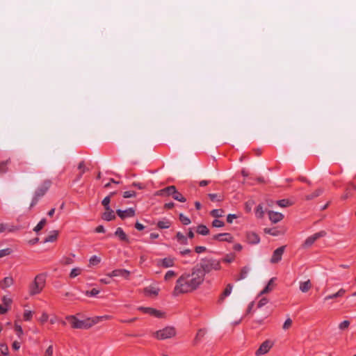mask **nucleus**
I'll use <instances>...</instances> for the list:
<instances>
[{"label": "nucleus", "mask_w": 356, "mask_h": 356, "mask_svg": "<svg viewBox=\"0 0 356 356\" xmlns=\"http://www.w3.org/2000/svg\"><path fill=\"white\" fill-rule=\"evenodd\" d=\"M204 281V273L200 268L195 267L191 273H184L177 280L174 289L175 296L196 289Z\"/></svg>", "instance_id": "nucleus-1"}, {"label": "nucleus", "mask_w": 356, "mask_h": 356, "mask_svg": "<svg viewBox=\"0 0 356 356\" xmlns=\"http://www.w3.org/2000/svg\"><path fill=\"white\" fill-rule=\"evenodd\" d=\"M197 268H200L204 273V275L206 273H210L211 270H218L221 268L220 261H218L214 259H202L200 264V267Z\"/></svg>", "instance_id": "nucleus-2"}, {"label": "nucleus", "mask_w": 356, "mask_h": 356, "mask_svg": "<svg viewBox=\"0 0 356 356\" xmlns=\"http://www.w3.org/2000/svg\"><path fill=\"white\" fill-rule=\"evenodd\" d=\"M45 275L40 274L37 275L33 282L30 285L29 293L30 295L34 296L40 293L45 285Z\"/></svg>", "instance_id": "nucleus-3"}, {"label": "nucleus", "mask_w": 356, "mask_h": 356, "mask_svg": "<svg viewBox=\"0 0 356 356\" xmlns=\"http://www.w3.org/2000/svg\"><path fill=\"white\" fill-rule=\"evenodd\" d=\"M177 334L175 327L172 326H167L161 330H157L154 333V336L158 340H165L173 338Z\"/></svg>", "instance_id": "nucleus-4"}, {"label": "nucleus", "mask_w": 356, "mask_h": 356, "mask_svg": "<svg viewBox=\"0 0 356 356\" xmlns=\"http://www.w3.org/2000/svg\"><path fill=\"white\" fill-rule=\"evenodd\" d=\"M51 185V181L50 180H45L42 184L37 188L35 192V196L31 202V207H33L37 204L38 199L46 193Z\"/></svg>", "instance_id": "nucleus-5"}, {"label": "nucleus", "mask_w": 356, "mask_h": 356, "mask_svg": "<svg viewBox=\"0 0 356 356\" xmlns=\"http://www.w3.org/2000/svg\"><path fill=\"white\" fill-rule=\"evenodd\" d=\"M66 319L70 323L72 327L74 329L90 328V324L88 323L87 319L81 321L73 315L67 316Z\"/></svg>", "instance_id": "nucleus-6"}, {"label": "nucleus", "mask_w": 356, "mask_h": 356, "mask_svg": "<svg viewBox=\"0 0 356 356\" xmlns=\"http://www.w3.org/2000/svg\"><path fill=\"white\" fill-rule=\"evenodd\" d=\"M326 234L327 233L325 231H321L319 232L314 234L312 236H309L305 240L304 244L302 245L303 248H307L312 246L316 240H318L320 238L325 236Z\"/></svg>", "instance_id": "nucleus-7"}, {"label": "nucleus", "mask_w": 356, "mask_h": 356, "mask_svg": "<svg viewBox=\"0 0 356 356\" xmlns=\"http://www.w3.org/2000/svg\"><path fill=\"white\" fill-rule=\"evenodd\" d=\"M138 310L145 313L149 314L152 316H154L156 318H163L165 317V313L160 310H157L156 309L152 308V307H139Z\"/></svg>", "instance_id": "nucleus-8"}, {"label": "nucleus", "mask_w": 356, "mask_h": 356, "mask_svg": "<svg viewBox=\"0 0 356 356\" xmlns=\"http://www.w3.org/2000/svg\"><path fill=\"white\" fill-rule=\"evenodd\" d=\"M273 342L266 340L264 342L261 343L259 349L256 351L255 355L256 356H261V355H264L267 353L270 349L273 347Z\"/></svg>", "instance_id": "nucleus-9"}, {"label": "nucleus", "mask_w": 356, "mask_h": 356, "mask_svg": "<svg viewBox=\"0 0 356 356\" xmlns=\"http://www.w3.org/2000/svg\"><path fill=\"white\" fill-rule=\"evenodd\" d=\"M157 265L163 268H170L175 265V259L172 257H166L157 260Z\"/></svg>", "instance_id": "nucleus-10"}, {"label": "nucleus", "mask_w": 356, "mask_h": 356, "mask_svg": "<svg viewBox=\"0 0 356 356\" xmlns=\"http://www.w3.org/2000/svg\"><path fill=\"white\" fill-rule=\"evenodd\" d=\"M284 249L285 246H281L274 251L270 259L271 263H277L281 260L282 256L284 252Z\"/></svg>", "instance_id": "nucleus-11"}, {"label": "nucleus", "mask_w": 356, "mask_h": 356, "mask_svg": "<svg viewBox=\"0 0 356 356\" xmlns=\"http://www.w3.org/2000/svg\"><path fill=\"white\" fill-rule=\"evenodd\" d=\"M116 213L122 219H124L126 218H131L135 215V211L132 208H129L126 210L118 209L116 211Z\"/></svg>", "instance_id": "nucleus-12"}, {"label": "nucleus", "mask_w": 356, "mask_h": 356, "mask_svg": "<svg viewBox=\"0 0 356 356\" xmlns=\"http://www.w3.org/2000/svg\"><path fill=\"white\" fill-rule=\"evenodd\" d=\"M129 275H130V272L129 270H127L125 269H118V270H113L111 273H108L107 275L109 277L122 276L127 279L129 277Z\"/></svg>", "instance_id": "nucleus-13"}, {"label": "nucleus", "mask_w": 356, "mask_h": 356, "mask_svg": "<svg viewBox=\"0 0 356 356\" xmlns=\"http://www.w3.org/2000/svg\"><path fill=\"white\" fill-rule=\"evenodd\" d=\"M176 188L175 186H170L156 192L157 195H172L175 193Z\"/></svg>", "instance_id": "nucleus-14"}, {"label": "nucleus", "mask_w": 356, "mask_h": 356, "mask_svg": "<svg viewBox=\"0 0 356 356\" xmlns=\"http://www.w3.org/2000/svg\"><path fill=\"white\" fill-rule=\"evenodd\" d=\"M269 219L273 222L277 223L282 220L284 216L281 213L268 211Z\"/></svg>", "instance_id": "nucleus-15"}, {"label": "nucleus", "mask_w": 356, "mask_h": 356, "mask_svg": "<svg viewBox=\"0 0 356 356\" xmlns=\"http://www.w3.org/2000/svg\"><path fill=\"white\" fill-rule=\"evenodd\" d=\"M356 191V185L353 182H349L346 187V193L342 196V198L346 200L352 195V191Z\"/></svg>", "instance_id": "nucleus-16"}, {"label": "nucleus", "mask_w": 356, "mask_h": 356, "mask_svg": "<svg viewBox=\"0 0 356 356\" xmlns=\"http://www.w3.org/2000/svg\"><path fill=\"white\" fill-rule=\"evenodd\" d=\"M213 238L220 241H232L233 238L231 234L229 233L216 234L213 236Z\"/></svg>", "instance_id": "nucleus-17"}, {"label": "nucleus", "mask_w": 356, "mask_h": 356, "mask_svg": "<svg viewBox=\"0 0 356 356\" xmlns=\"http://www.w3.org/2000/svg\"><path fill=\"white\" fill-rule=\"evenodd\" d=\"M247 240L251 244H257L260 241L259 236L254 232H248Z\"/></svg>", "instance_id": "nucleus-18"}, {"label": "nucleus", "mask_w": 356, "mask_h": 356, "mask_svg": "<svg viewBox=\"0 0 356 356\" xmlns=\"http://www.w3.org/2000/svg\"><path fill=\"white\" fill-rule=\"evenodd\" d=\"M102 218L105 220L110 221L115 218V215L110 207H107V209H105V212L103 213Z\"/></svg>", "instance_id": "nucleus-19"}, {"label": "nucleus", "mask_w": 356, "mask_h": 356, "mask_svg": "<svg viewBox=\"0 0 356 356\" xmlns=\"http://www.w3.org/2000/svg\"><path fill=\"white\" fill-rule=\"evenodd\" d=\"M13 283H14V280L12 277H6L1 282L0 286L3 289H6L11 286L13 284Z\"/></svg>", "instance_id": "nucleus-20"}, {"label": "nucleus", "mask_w": 356, "mask_h": 356, "mask_svg": "<svg viewBox=\"0 0 356 356\" xmlns=\"http://www.w3.org/2000/svg\"><path fill=\"white\" fill-rule=\"evenodd\" d=\"M232 288L233 286L231 284H227V287L221 294L219 301L222 302L225 297L229 296L232 293Z\"/></svg>", "instance_id": "nucleus-21"}, {"label": "nucleus", "mask_w": 356, "mask_h": 356, "mask_svg": "<svg viewBox=\"0 0 356 356\" xmlns=\"http://www.w3.org/2000/svg\"><path fill=\"white\" fill-rule=\"evenodd\" d=\"M312 287V284L309 280L300 282V290L303 292H307Z\"/></svg>", "instance_id": "nucleus-22"}, {"label": "nucleus", "mask_w": 356, "mask_h": 356, "mask_svg": "<svg viewBox=\"0 0 356 356\" xmlns=\"http://www.w3.org/2000/svg\"><path fill=\"white\" fill-rule=\"evenodd\" d=\"M115 235L120 238L122 241H128V237L124 233V232L122 230V228L118 227L117 228Z\"/></svg>", "instance_id": "nucleus-23"}, {"label": "nucleus", "mask_w": 356, "mask_h": 356, "mask_svg": "<svg viewBox=\"0 0 356 356\" xmlns=\"http://www.w3.org/2000/svg\"><path fill=\"white\" fill-rule=\"evenodd\" d=\"M58 236L57 231H52L44 239V243L54 242L56 240Z\"/></svg>", "instance_id": "nucleus-24"}, {"label": "nucleus", "mask_w": 356, "mask_h": 356, "mask_svg": "<svg viewBox=\"0 0 356 356\" xmlns=\"http://www.w3.org/2000/svg\"><path fill=\"white\" fill-rule=\"evenodd\" d=\"M78 169L80 170V174L78 175V177H77V178H76V181H79V180L81 179V177L82 175H83L85 172H86V171H88V169L86 167L85 163H84V162H83V161H81V162H80V163H79V165H78Z\"/></svg>", "instance_id": "nucleus-25"}, {"label": "nucleus", "mask_w": 356, "mask_h": 356, "mask_svg": "<svg viewBox=\"0 0 356 356\" xmlns=\"http://www.w3.org/2000/svg\"><path fill=\"white\" fill-rule=\"evenodd\" d=\"M170 222L168 220L164 219L157 222V226L160 229H167L170 226Z\"/></svg>", "instance_id": "nucleus-26"}, {"label": "nucleus", "mask_w": 356, "mask_h": 356, "mask_svg": "<svg viewBox=\"0 0 356 356\" xmlns=\"http://www.w3.org/2000/svg\"><path fill=\"white\" fill-rule=\"evenodd\" d=\"M205 333H206V331L203 329H200L197 331V333L195 340H194L195 344H197L200 341L201 339L204 336Z\"/></svg>", "instance_id": "nucleus-27"}, {"label": "nucleus", "mask_w": 356, "mask_h": 356, "mask_svg": "<svg viewBox=\"0 0 356 356\" xmlns=\"http://www.w3.org/2000/svg\"><path fill=\"white\" fill-rule=\"evenodd\" d=\"M115 194V192H112L110 193L109 195L106 196V197L104 198V200H102V205L104 207V209H107V207H109V203L111 202V197L112 195H114Z\"/></svg>", "instance_id": "nucleus-28"}, {"label": "nucleus", "mask_w": 356, "mask_h": 356, "mask_svg": "<svg viewBox=\"0 0 356 356\" xmlns=\"http://www.w3.org/2000/svg\"><path fill=\"white\" fill-rule=\"evenodd\" d=\"M197 232L202 235H207L209 234V229L203 225H199L197 228Z\"/></svg>", "instance_id": "nucleus-29"}, {"label": "nucleus", "mask_w": 356, "mask_h": 356, "mask_svg": "<svg viewBox=\"0 0 356 356\" xmlns=\"http://www.w3.org/2000/svg\"><path fill=\"white\" fill-rule=\"evenodd\" d=\"M176 237L179 243L187 244V243H188L187 238L181 232H177Z\"/></svg>", "instance_id": "nucleus-30"}, {"label": "nucleus", "mask_w": 356, "mask_h": 356, "mask_svg": "<svg viewBox=\"0 0 356 356\" xmlns=\"http://www.w3.org/2000/svg\"><path fill=\"white\" fill-rule=\"evenodd\" d=\"M102 321V316H96L93 318H87L88 323L90 324V327Z\"/></svg>", "instance_id": "nucleus-31"}, {"label": "nucleus", "mask_w": 356, "mask_h": 356, "mask_svg": "<svg viewBox=\"0 0 356 356\" xmlns=\"http://www.w3.org/2000/svg\"><path fill=\"white\" fill-rule=\"evenodd\" d=\"M225 213L222 209H213L211 211V215L215 218L222 217Z\"/></svg>", "instance_id": "nucleus-32"}, {"label": "nucleus", "mask_w": 356, "mask_h": 356, "mask_svg": "<svg viewBox=\"0 0 356 356\" xmlns=\"http://www.w3.org/2000/svg\"><path fill=\"white\" fill-rule=\"evenodd\" d=\"M209 197L212 202H220L222 200V196L220 194L210 193Z\"/></svg>", "instance_id": "nucleus-33"}, {"label": "nucleus", "mask_w": 356, "mask_h": 356, "mask_svg": "<svg viewBox=\"0 0 356 356\" xmlns=\"http://www.w3.org/2000/svg\"><path fill=\"white\" fill-rule=\"evenodd\" d=\"M172 197H173L175 200H177V201H179V202H186V198H185V197H184L182 196V195H181L179 192H178V191H177V189L175 190V193L172 195Z\"/></svg>", "instance_id": "nucleus-34"}, {"label": "nucleus", "mask_w": 356, "mask_h": 356, "mask_svg": "<svg viewBox=\"0 0 356 356\" xmlns=\"http://www.w3.org/2000/svg\"><path fill=\"white\" fill-rule=\"evenodd\" d=\"M248 271H249L248 268H247V267L243 268L241 269L239 277L236 278V280L239 281V280L245 279L247 277Z\"/></svg>", "instance_id": "nucleus-35"}, {"label": "nucleus", "mask_w": 356, "mask_h": 356, "mask_svg": "<svg viewBox=\"0 0 356 356\" xmlns=\"http://www.w3.org/2000/svg\"><path fill=\"white\" fill-rule=\"evenodd\" d=\"M323 193V189L322 188H318L317 189L316 191H315L313 193H312L311 195H309L307 196V200H312L316 197H318L320 195H321Z\"/></svg>", "instance_id": "nucleus-36"}, {"label": "nucleus", "mask_w": 356, "mask_h": 356, "mask_svg": "<svg viewBox=\"0 0 356 356\" xmlns=\"http://www.w3.org/2000/svg\"><path fill=\"white\" fill-rule=\"evenodd\" d=\"M46 220L44 218V219H42L39 222L38 224L34 227L33 230L36 232H39L40 230H41L43 227L46 225Z\"/></svg>", "instance_id": "nucleus-37"}, {"label": "nucleus", "mask_w": 356, "mask_h": 356, "mask_svg": "<svg viewBox=\"0 0 356 356\" xmlns=\"http://www.w3.org/2000/svg\"><path fill=\"white\" fill-rule=\"evenodd\" d=\"M176 273L173 270H168L165 276H164V279L165 281H168L170 280H171L172 278L175 277L176 276Z\"/></svg>", "instance_id": "nucleus-38"}, {"label": "nucleus", "mask_w": 356, "mask_h": 356, "mask_svg": "<svg viewBox=\"0 0 356 356\" xmlns=\"http://www.w3.org/2000/svg\"><path fill=\"white\" fill-rule=\"evenodd\" d=\"M101 261V259L99 257H98L97 256H92L90 260H89V262H90V265L91 266H95V265H97L98 264L99 262Z\"/></svg>", "instance_id": "nucleus-39"}, {"label": "nucleus", "mask_w": 356, "mask_h": 356, "mask_svg": "<svg viewBox=\"0 0 356 356\" xmlns=\"http://www.w3.org/2000/svg\"><path fill=\"white\" fill-rule=\"evenodd\" d=\"M292 325V320L289 318H287L282 325V329L284 330H289Z\"/></svg>", "instance_id": "nucleus-40"}, {"label": "nucleus", "mask_w": 356, "mask_h": 356, "mask_svg": "<svg viewBox=\"0 0 356 356\" xmlns=\"http://www.w3.org/2000/svg\"><path fill=\"white\" fill-rule=\"evenodd\" d=\"M0 351L2 355H8V348L7 345L5 343H0Z\"/></svg>", "instance_id": "nucleus-41"}, {"label": "nucleus", "mask_w": 356, "mask_h": 356, "mask_svg": "<svg viewBox=\"0 0 356 356\" xmlns=\"http://www.w3.org/2000/svg\"><path fill=\"white\" fill-rule=\"evenodd\" d=\"M179 220L184 225H189L191 223V220L182 213L179 215Z\"/></svg>", "instance_id": "nucleus-42"}, {"label": "nucleus", "mask_w": 356, "mask_h": 356, "mask_svg": "<svg viewBox=\"0 0 356 356\" xmlns=\"http://www.w3.org/2000/svg\"><path fill=\"white\" fill-rule=\"evenodd\" d=\"M81 272V269L79 268H73L70 273V277L72 278H74L75 277H76L77 275H79Z\"/></svg>", "instance_id": "nucleus-43"}, {"label": "nucleus", "mask_w": 356, "mask_h": 356, "mask_svg": "<svg viewBox=\"0 0 356 356\" xmlns=\"http://www.w3.org/2000/svg\"><path fill=\"white\" fill-rule=\"evenodd\" d=\"M349 325H350L349 321H343L339 325V328L341 330H343L347 329Z\"/></svg>", "instance_id": "nucleus-44"}, {"label": "nucleus", "mask_w": 356, "mask_h": 356, "mask_svg": "<svg viewBox=\"0 0 356 356\" xmlns=\"http://www.w3.org/2000/svg\"><path fill=\"white\" fill-rule=\"evenodd\" d=\"M235 256L234 254H227L222 261L226 263H231L234 260Z\"/></svg>", "instance_id": "nucleus-45"}, {"label": "nucleus", "mask_w": 356, "mask_h": 356, "mask_svg": "<svg viewBox=\"0 0 356 356\" xmlns=\"http://www.w3.org/2000/svg\"><path fill=\"white\" fill-rule=\"evenodd\" d=\"M145 291L147 295H149V296H151V295L156 296L158 294L157 291L153 288H146L145 289Z\"/></svg>", "instance_id": "nucleus-46"}, {"label": "nucleus", "mask_w": 356, "mask_h": 356, "mask_svg": "<svg viewBox=\"0 0 356 356\" xmlns=\"http://www.w3.org/2000/svg\"><path fill=\"white\" fill-rule=\"evenodd\" d=\"M99 293V290H97L96 289H93L91 291H86V295L88 296H95L97 295Z\"/></svg>", "instance_id": "nucleus-47"}, {"label": "nucleus", "mask_w": 356, "mask_h": 356, "mask_svg": "<svg viewBox=\"0 0 356 356\" xmlns=\"http://www.w3.org/2000/svg\"><path fill=\"white\" fill-rule=\"evenodd\" d=\"M277 204L281 207H286L289 204V202L287 200H281L277 201Z\"/></svg>", "instance_id": "nucleus-48"}, {"label": "nucleus", "mask_w": 356, "mask_h": 356, "mask_svg": "<svg viewBox=\"0 0 356 356\" xmlns=\"http://www.w3.org/2000/svg\"><path fill=\"white\" fill-rule=\"evenodd\" d=\"M224 225V222L219 220H214L212 222V225L215 227H222Z\"/></svg>", "instance_id": "nucleus-49"}, {"label": "nucleus", "mask_w": 356, "mask_h": 356, "mask_svg": "<svg viewBox=\"0 0 356 356\" xmlns=\"http://www.w3.org/2000/svg\"><path fill=\"white\" fill-rule=\"evenodd\" d=\"M44 356H53V346L50 345L44 352Z\"/></svg>", "instance_id": "nucleus-50"}, {"label": "nucleus", "mask_w": 356, "mask_h": 356, "mask_svg": "<svg viewBox=\"0 0 356 356\" xmlns=\"http://www.w3.org/2000/svg\"><path fill=\"white\" fill-rule=\"evenodd\" d=\"M3 303L5 306L8 307L12 302V300L10 298L4 296L2 299Z\"/></svg>", "instance_id": "nucleus-51"}, {"label": "nucleus", "mask_w": 356, "mask_h": 356, "mask_svg": "<svg viewBox=\"0 0 356 356\" xmlns=\"http://www.w3.org/2000/svg\"><path fill=\"white\" fill-rule=\"evenodd\" d=\"M136 195V193L134 191H125L123 194V197L124 198H129L131 197H134Z\"/></svg>", "instance_id": "nucleus-52"}, {"label": "nucleus", "mask_w": 356, "mask_h": 356, "mask_svg": "<svg viewBox=\"0 0 356 356\" xmlns=\"http://www.w3.org/2000/svg\"><path fill=\"white\" fill-rule=\"evenodd\" d=\"M256 213H257V215H258L259 218H261L263 216L264 211H263V207L261 205L259 204L257 207Z\"/></svg>", "instance_id": "nucleus-53"}, {"label": "nucleus", "mask_w": 356, "mask_h": 356, "mask_svg": "<svg viewBox=\"0 0 356 356\" xmlns=\"http://www.w3.org/2000/svg\"><path fill=\"white\" fill-rule=\"evenodd\" d=\"M10 254V250L8 248L0 250V257H3Z\"/></svg>", "instance_id": "nucleus-54"}, {"label": "nucleus", "mask_w": 356, "mask_h": 356, "mask_svg": "<svg viewBox=\"0 0 356 356\" xmlns=\"http://www.w3.org/2000/svg\"><path fill=\"white\" fill-rule=\"evenodd\" d=\"M6 164L7 162L0 163V175L6 172Z\"/></svg>", "instance_id": "nucleus-55"}, {"label": "nucleus", "mask_w": 356, "mask_h": 356, "mask_svg": "<svg viewBox=\"0 0 356 356\" xmlns=\"http://www.w3.org/2000/svg\"><path fill=\"white\" fill-rule=\"evenodd\" d=\"M272 290L270 285L267 284V286L260 292V295L266 294L269 293Z\"/></svg>", "instance_id": "nucleus-56"}, {"label": "nucleus", "mask_w": 356, "mask_h": 356, "mask_svg": "<svg viewBox=\"0 0 356 356\" xmlns=\"http://www.w3.org/2000/svg\"><path fill=\"white\" fill-rule=\"evenodd\" d=\"M32 317V312L31 311H25L24 318L26 321H29Z\"/></svg>", "instance_id": "nucleus-57"}, {"label": "nucleus", "mask_w": 356, "mask_h": 356, "mask_svg": "<svg viewBox=\"0 0 356 356\" xmlns=\"http://www.w3.org/2000/svg\"><path fill=\"white\" fill-rule=\"evenodd\" d=\"M15 331L17 332V334L19 337H20L23 334V331L22 329V327L18 325H15Z\"/></svg>", "instance_id": "nucleus-58"}, {"label": "nucleus", "mask_w": 356, "mask_h": 356, "mask_svg": "<svg viewBox=\"0 0 356 356\" xmlns=\"http://www.w3.org/2000/svg\"><path fill=\"white\" fill-rule=\"evenodd\" d=\"M268 302V300L266 298H261L258 302V307H261L264 306Z\"/></svg>", "instance_id": "nucleus-59"}, {"label": "nucleus", "mask_w": 356, "mask_h": 356, "mask_svg": "<svg viewBox=\"0 0 356 356\" xmlns=\"http://www.w3.org/2000/svg\"><path fill=\"white\" fill-rule=\"evenodd\" d=\"M237 216L235 214H229L227 217V221L229 223H232L234 219H236Z\"/></svg>", "instance_id": "nucleus-60"}, {"label": "nucleus", "mask_w": 356, "mask_h": 356, "mask_svg": "<svg viewBox=\"0 0 356 356\" xmlns=\"http://www.w3.org/2000/svg\"><path fill=\"white\" fill-rule=\"evenodd\" d=\"M338 298L336 293H333V294H331V295H328L327 296H325L324 298V301H327L328 300H330V299H333V298Z\"/></svg>", "instance_id": "nucleus-61"}, {"label": "nucleus", "mask_w": 356, "mask_h": 356, "mask_svg": "<svg viewBox=\"0 0 356 356\" xmlns=\"http://www.w3.org/2000/svg\"><path fill=\"white\" fill-rule=\"evenodd\" d=\"M206 250V248L204 246H197L195 248V252L197 253H201L202 252H204Z\"/></svg>", "instance_id": "nucleus-62"}, {"label": "nucleus", "mask_w": 356, "mask_h": 356, "mask_svg": "<svg viewBox=\"0 0 356 356\" xmlns=\"http://www.w3.org/2000/svg\"><path fill=\"white\" fill-rule=\"evenodd\" d=\"M48 320V315L46 313H43L42 316L40 318V321L42 323H44Z\"/></svg>", "instance_id": "nucleus-63"}, {"label": "nucleus", "mask_w": 356, "mask_h": 356, "mask_svg": "<svg viewBox=\"0 0 356 356\" xmlns=\"http://www.w3.org/2000/svg\"><path fill=\"white\" fill-rule=\"evenodd\" d=\"M346 293V290L344 289H340L337 293V297H341L344 295V293Z\"/></svg>", "instance_id": "nucleus-64"}]
</instances>
